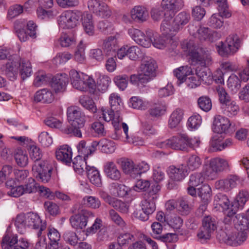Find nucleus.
<instances>
[{
	"mask_svg": "<svg viewBox=\"0 0 249 249\" xmlns=\"http://www.w3.org/2000/svg\"><path fill=\"white\" fill-rule=\"evenodd\" d=\"M72 156L71 148L67 144L60 146L55 151L56 159L68 165L71 164Z\"/></svg>",
	"mask_w": 249,
	"mask_h": 249,
	"instance_id": "18",
	"label": "nucleus"
},
{
	"mask_svg": "<svg viewBox=\"0 0 249 249\" xmlns=\"http://www.w3.org/2000/svg\"><path fill=\"white\" fill-rule=\"evenodd\" d=\"M201 173L209 179L215 178L218 174L210 160L208 165H205L204 166Z\"/></svg>",
	"mask_w": 249,
	"mask_h": 249,
	"instance_id": "57",
	"label": "nucleus"
},
{
	"mask_svg": "<svg viewBox=\"0 0 249 249\" xmlns=\"http://www.w3.org/2000/svg\"><path fill=\"white\" fill-rule=\"evenodd\" d=\"M68 81L69 78L66 73L57 74L52 78L51 87L56 93L63 92L66 89Z\"/></svg>",
	"mask_w": 249,
	"mask_h": 249,
	"instance_id": "16",
	"label": "nucleus"
},
{
	"mask_svg": "<svg viewBox=\"0 0 249 249\" xmlns=\"http://www.w3.org/2000/svg\"><path fill=\"white\" fill-rule=\"evenodd\" d=\"M223 17L219 14H214L210 18L209 20V26L214 28H220L223 25Z\"/></svg>",
	"mask_w": 249,
	"mask_h": 249,
	"instance_id": "60",
	"label": "nucleus"
},
{
	"mask_svg": "<svg viewBox=\"0 0 249 249\" xmlns=\"http://www.w3.org/2000/svg\"><path fill=\"white\" fill-rule=\"evenodd\" d=\"M128 77L126 74L119 75L114 78V82L118 88L124 90L127 86Z\"/></svg>",
	"mask_w": 249,
	"mask_h": 249,
	"instance_id": "62",
	"label": "nucleus"
},
{
	"mask_svg": "<svg viewBox=\"0 0 249 249\" xmlns=\"http://www.w3.org/2000/svg\"><path fill=\"white\" fill-rule=\"evenodd\" d=\"M135 240L134 235L129 232L121 233L117 238V243L120 246H124L129 244Z\"/></svg>",
	"mask_w": 249,
	"mask_h": 249,
	"instance_id": "51",
	"label": "nucleus"
},
{
	"mask_svg": "<svg viewBox=\"0 0 249 249\" xmlns=\"http://www.w3.org/2000/svg\"><path fill=\"white\" fill-rule=\"evenodd\" d=\"M29 153L31 159L34 161L32 166L33 176L38 181L48 182L51 179L53 168L47 161L40 160L43 154L39 147L31 145Z\"/></svg>",
	"mask_w": 249,
	"mask_h": 249,
	"instance_id": "1",
	"label": "nucleus"
},
{
	"mask_svg": "<svg viewBox=\"0 0 249 249\" xmlns=\"http://www.w3.org/2000/svg\"><path fill=\"white\" fill-rule=\"evenodd\" d=\"M216 89L223 113L229 117L236 115L239 110L238 106L234 101L231 100L223 87L219 86Z\"/></svg>",
	"mask_w": 249,
	"mask_h": 249,
	"instance_id": "8",
	"label": "nucleus"
},
{
	"mask_svg": "<svg viewBox=\"0 0 249 249\" xmlns=\"http://www.w3.org/2000/svg\"><path fill=\"white\" fill-rule=\"evenodd\" d=\"M54 99L52 92L47 89L38 90L34 95V101L36 102L43 103H51Z\"/></svg>",
	"mask_w": 249,
	"mask_h": 249,
	"instance_id": "26",
	"label": "nucleus"
},
{
	"mask_svg": "<svg viewBox=\"0 0 249 249\" xmlns=\"http://www.w3.org/2000/svg\"><path fill=\"white\" fill-rule=\"evenodd\" d=\"M227 85L228 88L233 93H236L240 88L239 77L235 74H232L228 78Z\"/></svg>",
	"mask_w": 249,
	"mask_h": 249,
	"instance_id": "45",
	"label": "nucleus"
},
{
	"mask_svg": "<svg viewBox=\"0 0 249 249\" xmlns=\"http://www.w3.org/2000/svg\"><path fill=\"white\" fill-rule=\"evenodd\" d=\"M110 83V79L108 76H100L97 81V88L99 91L104 92L107 89Z\"/></svg>",
	"mask_w": 249,
	"mask_h": 249,
	"instance_id": "55",
	"label": "nucleus"
},
{
	"mask_svg": "<svg viewBox=\"0 0 249 249\" xmlns=\"http://www.w3.org/2000/svg\"><path fill=\"white\" fill-rule=\"evenodd\" d=\"M78 19L79 17L75 13L67 11L58 17L57 22L60 28L71 29L76 26Z\"/></svg>",
	"mask_w": 249,
	"mask_h": 249,
	"instance_id": "13",
	"label": "nucleus"
},
{
	"mask_svg": "<svg viewBox=\"0 0 249 249\" xmlns=\"http://www.w3.org/2000/svg\"><path fill=\"white\" fill-rule=\"evenodd\" d=\"M205 177L202 173H195L190 176L188 185L197 186L203 183Z\"/></svg>",
	"mask_w": 249,
	"mask_h": 249,
	"instance_id": "61",
	"label": "nucleus"
},
{
	"mask_svg": "<svg viewBox=\"0 0 249 249\" xmlns=\"http://www.w3.org/2000/svg\"><path fill=\"white\" fill-rule=\"evenodd\" d=\"M101 110L104 120L106 122L112 121V124L114 128L115 134H119L120 122L122 121V118L120 117V112H115V110H112L111 108L109 110L102 107Z\"/></svg>",
	"mask_w": 249,
	"mask_h": 249,
	"instance_id": "14",
	"label": "nucleus"
},
{
	"mask_svg": "<svg viewBox=\"0 0 249 249\" xmlns=\"http://www.w3.org/2000/svg\"><path fill=\"white\" fill-rule=\"evenodd\" d=\"M216 237L220 242L231 246L237 247L247 240L248 235L233 229L228 233L221 231L217 233Z\"/></svg>",
	"mask_w": 249,
	"mask_h": 249,
	"instance_id": "10",
	"label": "nucleus"
},
{
	"mask_svg": "<svg viewBox=\"0 0 249 249\" xmlns=\"http://www.w3.org/2000/svg\"><path fill=\"white\" fill-rule=\"evenodd\" d=\"M214 203L217 206L221 207L224 210L228 211L227 213L231 211L230 209V201L228 197L221 193L217 194L214 198Z\"/></svg>",
	"mask_w": 249,
	"mask_h": 249,
	"instance_id": "36",
	"label": "nucleus"
},
{
	"mask_svg": "<svg viewBox=\"0 0 249 249\" xmlns=\"http://www.w3.org/2000/svg\"><path fill=\"white\" fill-rule=\"evenodd\" d=\"M249 198V193L247 191H241L236 196V200L231 206V210L228 213L229 217L233 216L237 210L242 209Z\"/></svg>",
	"mask_w": 249,
	"mask_h": 249,
	"instance_id": "19",
	"label": "nucleus"
},
{
	"mask_svg": "<svg viewBox=\"0 0 249 249\" xmlns=\"http://www.w3.org/2000/svg\"><path fill=\"white\" fill-rule=\"evenodd\" d=\"M202 226L213 233L217 229V222L215 219L211 216H206L202 219Z\"/></svg>",
	"mask_w": 249,
	"mask_h": 249,
	"instance_id": "46",
	"label": "nucleus"
},
{
	"mask_svg": "<svg viewBox=\"0 0 249 249\" xmlns=\"http://www.w3.org/2000/svg\"><path fill=\"white\" fill-rule=\"evenodd\" d=\"M103 49L106 55L108 56L116 55L118 50V41L114 36H109L103 42Z\"/></svg>",
	"mask_w": 249,
	"mask_h": 249,
	"instance_id": "23",
	"label": "nucleus"
},
{
	"mask_svg": "<svg viewBox=\"0 0 249 249\" xmlns=\"http://www.w3.org/2000/svg\"><path fill=\"white\" fill-rule=\"evenodd\" d=\"M166 37L159 36L157 33L154 32V36L152 37L153 45L158 49H162L166 46Z\"/></svg>",
	"mask_w": 249,
	"mask_h": 249,
	"instance_id": "56",
	"label": "nucleus"
},
{
	"mask_svg": "<svg viewBox=\"0 0 249 249\" xmlns=\"http://www.w3.org/2000/svg\"><path fill=\"white\" fill-rule=\"evenodd\" d=\"M86 160L83 159L82 157L80 155L77 156L71 160L72 166L74 171L79 174H82L85 171L87 166Z\"/></svg>",
	"mask_w": 249,
	"mask_h": 249,
	"instance_id": "38",
	"label": "nucleus"
},
{
	"mask_svg": "<svg viewBox=\"0 0 249 249\" xmlns=\"http://www.w3.org/2000/svg\"><path fill=\"white\" fill-rule=\"evenodd\" d=\"M123 172L129 175L132 178H135V164L133 161L128 159L122 158L118 161Z\"/></svg>",
	"mask_w": 249,
	"mask_h": 249,
	"instance_id": "31",
	"label": "nucleus"
},
{
	"mask_svg": "<svg viewBox=\"0 0 249 249\" xmlns=\"http://www.w3.org/2000/svg\"><path fill=\"white\" fill-rule=\"evenodd\" d=\"M158 66L156 61L151 57L144 56L142 60L140 71L142 74L149 82L156 76V70Z\"/></svg>",
	"mask_w": 249,
	"mask_h": 249,
	"instance_id": "11",
	"label": "nucleus"
},
{
	"mask_svg": "<svg viewBox=\"0 0 249 249\" xmlns=\"http://www.w3.org/2000/svg\"><path fill=\"white\" fill-rule=\"evenodd\" d=\"M2 69V71L10 80L13 81L16 79L18 74V67L15 62L9 61L7 62L5 65L3 66Z\"/></svg>",
	"mask_w": 249,
	"mask_h": 249,
	"instance_id": "32",
	"label": "nucleus"
},
{
	"mask_svg": "<svg viewBox=\"0 0 249 249\" xmlns=\"http://www.w3.org/2000/svg\"><path fill=\"white\" fill-rule=\"evenodd\" d=\"M188 136L180 134L161 142V147H170L175 150H184L187 148Z\"/></svg>",
	"mask_w": 249,
	"mask_h": 249,
	"instance_id": "12",
	"label": "nucleus"
},
{
	"mask_svg": "<svg viewBox=\"0 0 249 249\" xmlns=\"http://www.w3.org/2000/svg\"><path fill=\"white\" fill-rule=\"evenodd\" d=\"M234 222V230L248 235L249 231V222L247 217L243 214H239L233 220Z\"/></svg>",
	"mask_w": 249,
	"mask_h": 249,
	"instance_id": "25",
	"label": "nucleus"
},
{
	"mask_svg": "<svg viewBox=\"0 0 249 249\" xmlns=\"http://www.w3.org/2000/svg\"><path fill=\"white\" fill-rule=\"evenodd\" d=\"M18 236L11 232H6L3 236L1 242L3 249H12L18 242Z\"/></svg>",
	"mask_w": 249,
	"mask_h": 249,
	"instance_id": "29",
	"label": "nucleus"
},
{
	"mask_svg": "<svg viewBox=\"0 0 249 249\" xmlns=\"http://www.w3.org/2000/svg\"><path fill=\"white\" fill-rule=\"evenodd\" d=\"M197 194L202 202L209 203L212 196V190L207 184H204L197 189Z\"/></svg>",
	"mask_w": 249,
	"mask_h": 249,
	"instance_id": "35",
	"label": "nucleus"
},
{
	"mask_svg": "<svg viewBox=\"0 0 249 249\" xmlns=\"http://www.w3.org/2000/svg\"><path fill=\"white\" fill-rule=\"evenodd\" d=\"M199 107L205 112L209 111L212 107V101L210 98L207 96H202L197 99Z\"/></svg>",
	"mask_w": 249,
	"mask_h": 249,
	"instance_id": "50",
	"label": "nucleus"
},
{
	"mask_svg": "<svg viewBox=\"0 0 249 249\" xmlns=\"http://www.w3.org/2000/svg\"><path fill=\"white\" fill-rule=\"evenodd\" d=\"M110 108L115 112H119L121 109V104H123L122 100L119 95L116 93H112L109 98Z\"/></svg>",
	"mask_w": 249,
	"mask_h": 249,
	"instance_id": "49",
	"label": "nucleus"
},
{
	"mask_svg": "<svg viewBox=\"0 0 249 249\" xmlns=\"http://www.w3.org/2000/svg\"><path fill=\"white\" fill-rule=\"evenodd\" d=\"M61 247L60 240H49L47 244L45 237H41L36 245V249H59Z\"/></svg>",
	"mask_w": 249,
	"mask_h": 249,
	"instance_id": "28",
	"label": "nucleus"
},
{
	"mask_svg": "<svg viewBox=\"0 0 249 249\" xmlns=\"http://www.w3.org/2000/svg\"><path fill=\"white\" fill-rule=\"evenodd\" d=\"M51 78V76L47 75L44 71H38L36 73L34 85L37 87L46 85L50 82Z\"/></svg>",
	"mask_w": 249,
	"mask_h": 249,
	"instance_id": "44",
	"label": "nucleus"
},
{
	"mask_svg": "<svg viewBox=\"0 0 249 249\" xmlns=\"http://www.w3.org/2000/svg\"><path fill=\"white\" fill-rule=\"evenodd\" d=\"M201 159L197 155H192L189 157L187 161L188 168L192 171L198 169L201 165Z\"/></svg>",
	"mask_w": 249,
	"mask_h": 249,
	"instance_id": "54",
	"label": "nucleus"
},
{
	"mask_svg": "<svg viewBox=\"0 0 249 249\" xmlns=\"http://www.w3.org/2000/svg\"><path fill=\"white\" fill-rule=\"evenodd\" d=\"M210 160L217 173L229 170L230 166L228 161L224 159L216 157Z\"/></svg>",
	"mask_w": 249,
	"mask_h": 249,
	"instance_id": "34",
	"label": "nucleus"
},
{
	"mask_svg": "<svg viewBox=\"0 0 249 249\" xmlns=\"http://www.w3.org/2000/svg\"><path fill=\"white\" fill-rule=\"evenodd\" d=\"M44 122L47 126L52 128L59 129L63 132V129L67 128V126L63 125L62 122L60 120L53 116L47 117Z\"/></svg>",
	"mask_w": 249,
	"mask_h": 249,
	"instance_id": "52",
	"label": "nucleus"
},
{
	"mask_svg": "<svg viewBox=\"0 0 249 249\" xmlns=\"http://www.w3.org/2000/svg\"><path fill=\"white\" fill-rule=\"evenodd\" d=\"M192 70L188 66L180 67L174 71V75L179 81L180 83H183L187 76L192 74Z\"/></svg>",
	"mask_w": 249,
	"mask_h": 249,
	"instance_id": "37",
	"label": "nucleus"
},
{
	"mask_svg": "<svg viewBox=\"0 0 249 249\" xmlns=\"http://www.w3.org/2000/svg\"><path fill=\"white\" fill-rule=\"evenodd\" d=\"M239 47L240 40L236 35L229 36L224 42L221 41L217 46L218 53L223 57H228L234 54Z\"/></svg>",
	"mask_w": 249,
	"mask_h": 249,
	"instance_id": "9",
	"label": "nucleus"
},
{
	"mask_svg": "<svg viewBox=\"0 0 249 249\" xmlns=\"http://www.w3.org/2000/svg\"><path fill=\"white\" fill-rule=\"evenodd\" d=\"M150 13L151 18L155 21L160 20L164 16H167L165 18L166 19L169 16V13L164 11L161 6L152 8Z\"/></svg>",
	"mask_w": 249,
	"mask_h": 249,
	"instance_id": "59",
	"label": "nucleus"
},
{
	"mask_svg": "<svg viewBox=\"0 0 249 249\" xmlns=\"http://www.w3.org/2000/svg\"><path fill=\"white\" fill-rule=\"evenodd\" d=\"M19 66L20 73L23 79L31 75L32 69L31 63L28 60H21Z\"/></svg>",
	"mask_w": 249,
	"mask_h": 249,
	"instance_id": "47",
	"label": "nucleus"
},
{
	"mask_svg": "<svg viewBox=\"0 0 249 249\" xmlns=\"http://www.w3.org/2000/svg\"><path fill=\"white\" fill-rule=\"evenodd\" d=\"M231 124L230 120L225 116L220 115H215L213 121V131L217 133H226Z\"/></svg>",
	"mask_w": 249,
	"mask_h": 249,
	"instance_id": "17",
	"label": "nucleus"
},
{
	"mask_svg": "<svg viewBox=\"0 0 249 249\" xmlns=\"http://www.w3.org/2000/svg\"><path fill=\"white\" fill-rule=\"evenodd\" d=\"M239 182L240 179L237 176L230 175L225 179L216 181L215 187L217 189L229 191L235 188Z\"/></svg>",
	"mask_w": 249,
	"mask_h": 249,
	"instance_id": "15",
	"label": "nucleus"
},
{
	"mask_svg": "<svg viewBox=\"0 0 249 249\" xmlns=\"http://www.w3.org/2000/svg\"><path fill=\"white\" fill-rule=\"evenodd\" d=\"M72 212L78 213L71 216L70 218L71 226L76 230L84 229L87 225L88 219L94 216L91 212L85 209H81L80 205L78 204L74 205L73 207Z\"/></svg>",
	"mask_w": 249,
	"mask_h": 249,
	"instance_id": "7",
	"label": "nucleus"
},
{
	"mask_svg": "<svg viewBox=\"0 0 249 249\" xmlns=\"http://www.w3.org/2000/svg\"><path fill=\"white\" fill-rule=\"evenodd\" d=\"M183 5L182 0H162L161 3L163 10L169 13L167 18L172 17L174 13L181 9Z\"/></svg>",
	"mask_w": 249,
	"mask_h": 249,
	"instance_id": "20",
	"label": "nucleus"
},
{
	"mask_svg": "<svg viewBox=\"0 0 249 249\" xmlns=\"http://www.w3.org/2000/svg\"><path fill=\"white\" fill-rule=\"evenodd\" d=\"M218 5V10L219 13L223 17L226 18L231 16V14L229 12L227 3V0H215Z\"/></svg>",
	"mask_w": 249,
	"mask_h": 249,
	"instance_id": "63",
	"label": "nucleus"
},
{
	"mask_svg": "<svg viewBox=\"0 0 249 249\" xmlns=\"http://www.w3.org/2000/svg\"><path fill=\"white\" fill-rule=\"evenodd\" d=\"M189 55L192 62L199 64L202 67H197L196 74L200 83H207L211 78V72L206 66L211 64L212 57L209 50L206 48H201L191 51Z\"/></svg>",
	"mask_w": 249,
	"mask_h": 249,
	"instance_id": "2",
	"label": "nucleus"
},
{
	"mask_svg": "<svg viewBox=\"0 0 249 249\" xmlns=\"http://www.w3.org/2000/svg\"><path fill=\"white\" fill-rule=\"evenodd\" d=\"M14 158L18 166L24 167L28 163V157L25 151L18 149L15 153Z\"/></svg>",
	"mask_w": 249,
	"mask_h": 249,
	"instance_id": "40",
	"label": "nucleus"
},
{
	"mask_svg": "<svg viewBox=\"0 0 249 249\" xmlns=\"http://www.w3.org/2000/svg\"><path fill=\"white\" fill-rule=\"evenodd\" d=\"M44 206L45 210L51 215L56 216L60 213L58 206L52 201H46L44 203Z\"/></svg>",
	"mask_w": 249,
	"mask_h": 249,
	"instance_id": "64",
	"label": "nucleus"
},
{
	"mask_svg": "<svg viewBox=\"0 0 249 249\" xmlns=\"http://www.w3.org/2000/svg\"><path fill=\"white\" fill-rule=\"evenodd\" d=\"M166 106L162 103L154 104L148 110L149 115L153 117L158 118L166 112Z\"/></svg>",
	"mask_w": 249,
	"mask_h": 249,
	"instance_id": "39",
	"label": "nucleus"
},
{
	"mask_svg": "<svg viewBox=\"0 0 249 249\" xmlns=\"http://www.w3.org/2000/svg\"><path fill=\"white\" fill-rule=\"evenodd\" d=\"M69 74L73 88L80 91L86 90L89 88L90 92H94L96 85L92 78L82 73L80 74L74 70H71Z\"/></svg>",
	"mask_w": 249,
	"mask_h": 249,
	"instance_id": "6",
	"label": "nucleus"
},
{
	"mask_svg": "<svg viewBox=\"0 0 249 249\" xmlns=\"http://www.w3.org/2000/svg\"><path fill=\"white\" fill-rule=\"evenodd\" d=\"M183 116V111L177 108L171 114L168 120V126L170 128L176 127L181 121Z\"/></svg>",
	"mask_w": 249,
	"mask_h": 249,
	"instance_id": "33",
	"label": "nucleus"
},
{
	"mask_svg": "<svg viewBox=\"0 0 249 249\" xmlns=\"http://www.w3.org/2000/svg\"><path fill=\"white\" fill-rule=\"evenodd\" d=\"M82 24L86 34L89 36H93L94 33V27L91 14H87L84 17Z\"/></svg>",
	"mask_w": 249,
	"mask_h": 249,
	"instance_id": "41",
	"label": "nucleus"
},
{
	"mask_svg": "<svg viewBox=\"0 0 249 249\" xmlns=\"http://www.w3.org/2000/svg\"><path fill=\"white\" fill-rule=\"evenodd\" d=\"M186 172L183 165L178 167L171 165L169 167L168 170L169 178L174 181H180L184 179L186 176Z\"/></svg>",
	"mask_w": 249,
	"mask_h": 249,
	"instance_id": "24",
	"label": "nucleus"
},
{
	"mask_svg": "<svg viewBox=\"0 0 249 249\" xmlns=\"http://www.w3.org/2000/svg\"><path fill=\"white\" fill-rule=\"evenodd\" d=\"M131 18L135 22L142 23L148 18V12L146 9L141 5L134 6L130 11Z\"/></svg>",
	"mask_w": 249,
	"mask_h": 249,
	"instance_id": "22",
	"label": "nucleus"
},
{
	"mask_svg": "<svg viewBox=\"0 0 249 249\" xmlns=\"http://www.w3.org/2000/svg\"><path fill=\"white\" fill-rule=\"evenodd\" d=\"M156 200L153 199V197H148L144 196V199L142 201L141 207L143 210L146 211L147 213L150 214L154 213L156 210Z\"/></svg>",
	"mask_w": 249,
	"mask_h": 249,
	"instance_id": "43",
	"label": "nucleus"
},
{
	"mask_svg": "<svg viewBox=\"0 0 249 249\" xmlns=\"http://www.w3.org/2000/svg\"><path fill=\"white\" fill-rule=\"evenodd\" d=\"M98 142V145L101 147V150L104 153H112L115 150L114 142L112 141L104 139Z\"/></svg>",
	"mask_w": 249,
	"mask_h": 249,
	"instance_id": "48",
	"label": "nucleus"
},
{
	"mask_svg": "<svg viewBox=\"0 0 249 249\" xmlns=\"http://www.w3.org/2000/svg\"><path fill=\"white\" fill-rule=\"evenodd\" d=\"M86 142L84 140L81 141L77 146L79 155L84 156L85 160H87V158L89 156L94 153L97 147L99 145V143L97 141L92 142L89 145H87Z\"/></svg>",
	"mask_w": 249,
	"mask_h": 249,
	"instance_id": "21",
	"label": "nucleus"
},
{
	"mask_svg": "<svg viewBox=\"0 0 249 249\" xmlns=\"http://www.w3.org/2000/svg\"><path fill=\"white\" fill-rule=\"evenodd\" d=\"M166 18L164 19L160 26V30L164 35H173L181 30L186 25L191 18L189 13L181 12L178 13L174 18Z\"/></svg>",
	"mask_w": 249,
	"mask_h": 249,
	"instance_id": "5",
	"label": "nucleus"
},
{
	"mask_svg": "<svg viewBox=\"0 0 249 249\" xmlns=\"http://www.w3.org/2000/svg\"><path fill=\"white\" fill-rule=\"evenodd\" d=\"M67 115L68 122L71 126H67V128L63 129V133L82 138V134L80 129L84 127L86 122L84 113L79 107L71 106L67 108Z\"/></svg>",
	"mask_w": 249,
	"mask_h": 249,
	"instance_id": "3",
	"label": "nucleus"
},
{
	"mask_svg": "<svg viewBox=\"0 0 249 249\" xmlns=\"http://www.w3.org/2000/svg\"><path fill=\"white\" fill-rule=\"evenodd\" d=\"M127 56L130 59L137 60L142 58L143 54L140 49L137 46H133L127 49Z\"/></svg>",
	"mask_w": 249,
	"mask_h": 249,
	"instance_id": "58",
	"label": "nucleus"
},
{
	"mask_svg": "<svg viewBox=\"0 0 249 249\" xmlns=\"http://www.w3.org/2000/svg\"><path fill=\"white\" fill-rule=\"evenodd\" d=\"M104 171L107 177L114 180L121 178V173L113 161L107 162L104 166Z\"/></svg>",
	"mask_w": 249,
	"mask_h": 249,
	"instance_id": "27",
	"label": "nucleus"
},
{
	"mask_svg": "<svg viewBox=\"0 0 249 249\" xmlns=\"http://www.w3.org/2000/svg\"><path fill=\"white\" fill-rule=\"evenodd\" d=\"M15 225L20 234H23L25 232L26 227H31L34 229H39L37 233L38 237H41L42 231L46 228V223H42L40 217L36 213H33L18 215L15 219Z\"/></svg>",
	"mask_w": 249,
	"mask_h": 249,
	"instance_id": "4",
	"label": "nucleus"
},
{
	"mask_svg": "<svg viewBox=\"0 0 249 249\" xmlns=\"http://www.w3.org/2000/svg\"><path fill=\"white\" fill-rule=\"evenodd\" d=\"M213 35L208 28L200 27L197 30L195 37H197L200 41L208 40L210 42L213 41Z\"/></svg>",
	"mask_w": 249,
	"mask_h": 249,
	"instance_id": "42",
	"label": "nucleus"
},
{
	"mask_svg": "<svg viewBox=\"0 0 249 249\" xmlns=\"http://www.w3.org/2000/svg\"><path fill=\"white\" fill-rule=\"evenodd\" d=\"M84 204L88 207L98 209L101 206V202L98 198L93 196H86L82 199Z\"/></svg>",
	"mask_w": 249,
	"mask_h": 249,
	"instance_id": "53",
	"label": "nucleus"
},
{
	"mask_svg": "<svg viewBox=\"0 0 249 249\" xmlns=\"http://www.w3.org/2000/svg\"><path fill=\"white\" fill-rule=\"evenodd\" d=\"M86 171L90 182L97 186H100L102 182L98 170L93 166H87Z\"/></svg>",
	"mask_w": 249,
	"mask_h": 249,
	"instance_id": "30",
	"label": "nucleus"
}]
</instances>
